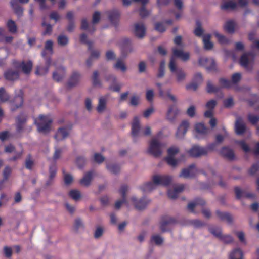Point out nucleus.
<instances>
[{
	"mask_svg": "<svg viewBox=\"0 0 259 259\" xmlns=\"http://www.w3.org/2000/svg\"><path fill=\"white\" fill-rule=\"evenodd\" d=\"M208 151L206 148L195 145L188 151V153L192 157H199L206 155Z\"/></svg>",
	"mask_w": 259,
	"mask_h": 259,
	"instance_id": "12",
	"label": "nucleus"
},
{
	"mask_svg": "<svg viewBox=\"0 0 259 259\" xmlns=\"http://www.w3.org/2000/svg\"><path fill=\"white\" fill-rule=\"evenodd\" d=\"M242 251L238 248L233 249L229 254V259H242Z\"/></svg>",
	"mask_w": 259,
	"mask_h": 259,
	"instance_id": "35",
	"label": "nucleus"
},
{
	"mask_svg": "<svg viewBox=\"0 0 259 259\" xmlns=\"http://www.w3.org/2000/svg\"><path fill=\"white\" fill-rule=\"evenodd\" d=\"M52 118L49 115H40L35 120L37 130L39 133H47L51 130Z\"/></svg>",
	"mask_w": 259,
	"mask_h": 259,
	"instance_id": "2",
	"label": "nucleus"
},
{
	"mask_svg": "<svg viewBox=\"0 0 259 259\" xmlns=\"http://www.w3.org/2000/svg\"><path fill=\"white\" fill-rule=\"evenodd\" d=\"M21 67L24 73L28 74L31 71L32 63L31 61H27L26 62H23L21 64Z\"/></svg>",
	"mask_w": 259,
	"mask_h": 259,
	"instance_id": "39",
	"label": "nucleus"
},
{
	"mask_svg": "<svg viewBox=\"0 0 259 259\" xmlns=\"http://www.w3.org/2000/svg\"><path fill=\"white\" fill-rule=\"evenodd\" d=\"M164 147V144L159 142L157 138L154 137L149 142L147 152L154 157H158L161 156Z\"/></svg>",
	"mask_w": 259,
	"mask_h": 259,
	"instance_id": "3",
	"label": "nucleus"
},
{
	"mask_svg": "<svg viewBox=\"0 0 259 259\" xmlns=\"http://www.w3.org/2000/svg\"><path fill=\"white\" fill-rule=\"evenodd\" d=\"M46 0H35L38 3L41 10H46L50 9V6L46 4Z\"/></svg>",
	"mask_w": 259,
	"mask_h": 259,
	"instance_id": "59",
	"label": "nucleus"
},
{
	"mask_svg": "<svg viewBox=\"0 0 259 259\" xmlns=\"http://www.w3.org/2000/svg\"><path fill=\"white\" fill-rule=\"evenodd\" d=\"M211 35L207 33L202 35V41L204 48L206 50H211L214 46L213 43L211 41Z\"/></svg>",
	"mask_w": 259,
	"mask_h": 259,
	"instance_id": "23",
	"label": "nucleus"
},
{
	"mask_svg": "<svg viewBox=\"0 0 259 259\" xmlns=\"http://www.w3.org/2000/svg\"><path fill=\"white\" fill-rule=\"evenodd\" d=\"M219 82L222 87L230 88L232 86L231 81L228 80L225 78H221L219 80Z\"/></svg>",
	"mask_w": 259,
	"mask_h": 259,
	"instance_id": "63",
	"label": "nucleus"
},
{
	"mask_svg": "<svg viewBox=\"0 0 259 259\" xmlns=\"http://www.w3.org/2000/svg\"><path fill=\"white\" fill-rule=\"evenodd\" d=\"M99 75L98 71H94L92 76V81L94 85L96 87H101L102 84L99 78Z\"/></svg>",
	"mask_w": 259,
	"mask_h": 259,
	"instance_id": "48",
	"label": "nucleus"
},
{
	"mask_svg": "<svg viewBox=\"0 0 259 259\" xmlns=\"http://www.w3.org/2000/svg\"><path fill=\"white\" fill-rule=\"evenodd\" d=\"M106 168L110 172L113 174H117L120 171V166L114 163H107Z\"/></svg>",
	"mask_w": 259,
	"mask_h": 259,
	"instance_id": "36",
	"label": "nucleus"
},
{
	"mask_svg": "<svg viewBox=\"0 0 259 259\" xmlns=\"http://www.w3.org/2000/svg\"><path fill=\"white\" fill-rule=\"evenodd\" d=\"M70 128L68 127H61L58 129L54 138L57 141H61L67 138L70 134Z\"/></svg>",
	"mask_w": 259,
	"mask_h": 259,
	"instance_id": "11",
	"label": "nucleus"
},
{
	"mask_svg": "<svg viewBox=\"0 0 259 259\" xmlns=\"http://www.w3.org/2000/svg\"><path fill=\"white\" fill-rule=\"evenodd\" d=\"M7 27L11 33H15L17 32V26L13 21L9 20L7 23Z\"/></svg>",
	"mask_w": 259,
	"mask_h": 259,
	"instance_id": "49",
	"label": "nucleus"
},
{
	"mask_svg": "<svg viewBox=\"0 0 259 259\" xmlns=\"http://www.w3.org/2000/svg\"><path fill=\"white\" fill-rule=\"evenodd\" d=\"M93 177L94 172L93 171L85 172L82 178L79 180V184L82 187H88L91 185Z\"/></svg>",
	"mask_w": 259,
	"mask_h": 259,
	"instance_id": "14",
	"label": "nucleus"
},
{
	"mask_svg": "<svg viewBox=\"0 0 259 259\" xmlns=\"http://www.w3.org/2000/svg\"><path fill=\"white\" fill-rule=\"evenodd\" d=\"M115 69L120 71L122 72H125L127 70V67L124 62L121 59H117L116 63L113 65Z\"/></svg>",
	"mask_w": 259,
	"mask_h": 259,
	"instance_id": "34",
	"label": "nucleus"
},
{
	"mask_svg": "<svg viewBox=\"0 0 259 259\" xmlns=\"http://www.w3.org/2000/svg\"><path fill=\"white\" fill-rule=\"evenodd\" d=\"M108 98L109 96L107 95L99 98L98 105L96 107V110L99 113H103L107 110Z\"/></svg>",
	"mask_w": 259,
	"mask_h": 259,
	"instance_id": "10",
	"label": "nucleus"
},
{
	"mask_svg": "<svg viewBox=\"0 0 259 259\" xmlns=\"http://www.w3.org/2000/svg\"><path fill=\"white\" fill-rule=\"evenodd\" d=\"M57 42L60 46H65L68 43V38L66 36L61 34L57 37Z\"/></svg>",
	"mask_w": 259,
	"mask_h": 259,
	"instance_id": "47",
	"label": "nucleus"
},
{
	"mask_svg": "<svg viewBox=\"0 0 259 259\" xmlns=\"http://www.w3.org/2000/svg\"><path fill=\"white\" fill-rule=\"evenodd\" d=\"M73 228L76 232L83 230L84 228L83 221L79 218L76 219L74 221Z\"/></svg>",
	"mask_w": 259,
	"mask_h": 259,
	"instance_id": "44",
	"label": "nucleus"
},
{
	"mask_svg": "<svg viewBox=\"0 0 259 259\" xmlns=\"http://www.w3.org/2000/svg\"><path fill=\"white\" fill-rule=\"evenodd\" d=\"M5 75L7 79L13 80L18 78L19 73L14 70H9L5 73Z\"/></svg>",
	"mask_w": 259,
	"mask_h": 259,
	"instance_id": "40",
	"label": "nucleus"
},
{
	"mask_svg": "<svg viewBox=\"0 0 259 259\" xmlns=\"http://www.w3.org/2000/svg\"><path fill=\"white\" fill-rule=\"evenodd\" d=\"M108 17V19L110 22L116 25L119 22L120 17V13L118 10H114L112 11H107L106 13Z\"/></svg>",
	"mask_w": 259,
	"mask_h": 259,
	"instance_id": "20",
	"label": "nucleus"
},
{
	"mask_svg": "<svg viewBox=\"0 0 259 259\" xmlns=\"http://www.w3.org/2000/svg\"><path fill=\"white\" fill-rule=\"evenodd\" d=\"M198 172V170L195 164H191L187 168L183 169L180 177L185 178H192L195 176Z\"/></svg>",
	"mask_w": 259,
	"mask_h": 259,
	"instance_id": "9",
	"label": "nucleus"
},
{
	"mask_svg": "<svg viewBox=\"0 0 259 259\" xmlns=\"http://www.w3.org/2000/svg\"><path fill=\"white\" fill-rule=\"evenodd\" d=\"M235 129L237 134H241L245 131V125L241 117H238L236 118Z\"/></svg>",
	"mask_w": 259,
	"mask_h": 259,
	"instance_id": "25",
	"label": "nucleus"
},
{
	"mask_svg": "<svg viewBox=\"0 0 259 259\" xmlns=\"http://www.w3.org/2000/svg\"><path fill=\"white\" fill-rule=\"evenodd\" d=\"M209 230L211 233H212L217 237L220 238L222 234L221 230L219 228L211 227L209 228Z\"/></svg>",
	"mask_w": 259,
	"mask_h": 259,
	"instance_id": "55",
	"label": "nucleus"
},
{
	"mask_svg": "<svg viewBox=\"0 0 259 259\" xmlns=\"http://www.w3.org/2000/svg\"><path fill=\"white\" fill-rule=\"evenodd\" d=\"M204 204L205 202L203 200L199 199L189 203L188 208L190 211L193 212L194 208H198L200 206L203 205Z\"/></svg>",
	"mask_w": 259,
	"mask_h": 259,
	"instance_id": "37",
	"label": "nucleus"
},
{
	"mask_svg": "<svg viewBox=\"0 0 259 259\" xmlns=\"http://www.w3.org/2000/svg\"><path fill=\"white\" fill-rule=\"evenodd\" d=\"M140 122L139 118L135 116L132 122V135L134 138L138 137L140 135Z\"/></svg>",
	"mask_w": 259,
	"mask_h": 259,
	"instance_id": "16",
	"label": "nucleus"
},
{
	"mask_svg": "<svg viewBox=\"0 0 259 259\" xmlns=\"http://www.w3.org/2000/svg\"><path fill=\"white\" fill-rule=\"evenodd\" d=\"M195 129L198 135L204 136L208 134L209 130L203 123H199L195 125Z\"/></svg>",
	"mask_w": 259,
	"mask_h": 259,
	"instance_id": "29",
	"label": "nucleus"
},
{
	"mask_svg": "<svg viewBox=\"0 0 259 259\" xmlns=\"http://www.w3.org/2000/svg\"><path fill=\"white\" fill-rule=\"evenodd\" d=\"M184 189L185 186L183 184L176 186L172 189L168 191V196L171 199H175L180 193L184 191Z\"/></svg>",
	"mask_w": 259,
	"mask_h": 259,
	"instance_id": "18",
	"label": "nucleus"
},
{
	"mask_svg": "<svg viewBox=\"0 0 259 259\" xmlns=\"http://www.w3.org/2000/svg\"><path fill=\"white\" fill-rule=\"evenodd\" d=\"M89 50L90 51V57L87 60L86 63L88 66H90L92 63V60L94 59H97L100 57V53L97 50L92 49L91 45H90V47H89Z\"/></svg>",
	"mask_w": 259,
	"mask_h": 259,
	"instance_id": "28",
	"label": "nucleus"
},
{
	"mask_svg": "<svg viewBox=\"0 0 259 259\" xmlns=\"http://www.w3.org/2000/svg\"><path fill=\"white\" fill-rule=\"evenodd\" d=\"M219 238L225 243H230L233 241V238L229 235H221Z\"/></svg>",
	"mask_w": 259,
	"mask_h": 259,
	"instance_id": "62",
	"label": "nucleus"
},
{
	"mask_svg": "<svg viewBox=\"0 0 259 259\" xmlns=\"http://www.w3.org/2000/svg\"><path fill=\"white\" fill-rule=\"evenodd\" d=\"M173 72H175L176 81L178 83H182L186 80L187 74L182 69H178L177 67L176 70Z\"/></svg>",
	"mask_w": 259,
	"mask_h": 259,
	"instance_id": "30",
	"label": "nucleus"
},
{
	"mask_svg": "<svg viewBox=\"0 0 259 259\" xmlns=\"http://www.w3.org/2000/svg\"><path fill=\"white\" fill-rule=\"evenodd\" d=\"M241 78V74L239 73H235L232 75L231 83L232 84H236L238 83Z\"/></svg>",
	"mask_w": 259,
	"mask_h": 259,
	"instance_id": "60",
	"label": "nucleus"
},
{
	"mask_svg": "<svg viewBox=\"0 0 259 259\" xmlns=\"http://www.w3.org/2000/svg\"><path fill=\"white\" fill-rule=\"evenodd\" d=\"M254 59V56L252 53H244L240 58V63L242 66L249 70L252 68Z\"/></svg>",
	"mask_w": 259,
	"mask_h": 259,
	"instance_id": "6",
	"label": "nucleus"
},
{
	"mask_svg": "<svg viewBox=\"0 0 259 259\" xmlns=\"http://www.w3.org/2000/svg\"><path fill=\"white\" fill-rule=\"evenodd\" d=\"M156 185V184H155L153 181L148 182L142 186L141 189L145 192H150L155 188Z\"/></svg>",
	"mask_w": 259,
	"mask_h": 259,
	"instance_id": "41",
	"label": "nucleus"
},
{
	"mask_svg": "<svg viewBox=\"0 0 259 259\" xmlns=\"http://www.w3.org/2000/svg\"><path fill=\"white\" fill-rule=\"evenodd\" d=\"M155 29L159 32L162 33L165 31L166 26L163 23H157L155 24Z\"/></svg>",
	"mask_w": 259,
	"mask_h": 259,
	"instance_id": "57",
	"label": "nucleus"
},
{
	"mask_svg": "<svg viewBox=\"0 0 259 259\" xmlns=\"http://www.w3.org/2000/svg\"><path fill=\"white\" fill-rule=\"evenodd\" d=\"M214 36L217 37L218 41L222 44L228 43V40L223 35L220 34L218 32H214Z\"/></svg>",
	"mask_w": 259,
	"mask_h": 259,
	"instance_id": "51",
	"label": "nucleus"
},
{
	"mask_svg": "<svg viewBox=\"0 0 259 259\" xmlns=\"http://www.w3.org/2000/svg\"><path fill=\"white\" fill-rule=\"evenodd\" d=\"M172 55L170 58L169 63V68L171 72L176 70L177 62L175 58H178L184 62L189 60L190 54L189 52L185 51L181 48L175 47L172 49Z\"/></svg>",
	"mask_w": 259,
	"mask_h": 259,
	"instance_id": "1",
	"label": "nucleus"
},
{
	"mask_svg": "<svg viewBox=\"0 0 259 259\" xmlns=\"http://www.w3.org/2000/svg\"><path fill=\"white\" fill-rule=\"evenodd\" d=\"M248 120L252 124H254L259 121V116L253 114L248 115Z\"/></svg>",
	"mask_w": 259,
	"mask_h": 259,
	"instance_id": "56",
	"label": "nucleus"
},
{
	"mask_svg": "<svg viewBox=\"0 0 259 259\" xmlns=\"http://www.w3.org/2000/svg\"><path fill=\"white\" fill-rule=\"evenodd\" d=\"M104 231V228L102 226H99L97 227L95 233L94 237L96 239L100 238L103 234Z\"/></svg>",
	"mask_w": 259,
	"mask_h": 259,
	"instance_id": "53",
	"label": "nucleus"
},
{
	"mask_svg": "<svg viewBox=\"0 0 259 259\" xmlns=\"http://www.w3.org/2000/svg\"><path fill=\"white\" fill-rule=\"evenodd\" d=\"M228 136V133L224 127L223 128V134H218L216 136L215 139L218 143H221L225 137Z\"/></svg>",
	"mask_w": 259,
	"mask_h": 259,
	"instance_id": "54",
	"label": "nucleus"
},
{
	"mask_svg": "<svg viewBox=\"0 0 259 259\" xmlns=\"http://www.w3.org/2000/svg\"><path fill=\"white\" fill-rule=\"evenodd\" d=\"M52 64L56 68L53 73V79L57 82L61 81L66 77V73L65 68L61 65L58 66L55 61L53 62Z\"/></svg>",
	"mask_w": 259,
	"mask_h": 259,
	"instance_id": "5",
	"label": "nucleus"
},
{
	"mask_svg": "<svg viewBox=\"0 0 259 259\" xmlns=\"http://www.w3.org/2000/svg\"><path fill=\"white\" fill-rule=\"evenodd\" d=\"M189 125L190 124L187 121L185 120L182 121L178 128L176 134L177 138L179 139H183L185 137L189 127Z\"/></svg>",
	"mask_w": 259,
	"mask_h": 259,
	"instance_id": "13",
	"label": "nucleus"
},
{
	"mask_svg": "<svg viewBox=\"0 0 259 259\" xmlns=\"http://www.w3.org/2000/svg\"><path fill=\"white\" fill-rule=\"evenodd\" d=\"M84 104H85V108L87 109V110L88 111L91 112L92 111V110L93 109V103H92V101L91 99H90V98L85 99V101H84Z\"/></svg>",
	"mask_w": 259,
	"mask_h": 259,
	"instance_id": "64",
	"label": "nucleus"
},
{
	"mask_svg": "<svg viewBox=\"0 0 259 259\" xmlns=\"http://www.w3.org/2000/svg\"><path fill=\"white\" fill-rule=\"evenodd\" d=\"M23 104V98L21 96H18L16 97L14 101V102L11 105V109L14 110L15 107L16 108H19L22 106Z\"/></svg>",
	"mask_w": 259,
	"mask_h": 259,
	"instance_id": "45",
	"label": "nucleus"
},
{
	"mask_svg": "<svg viewBox=\"0 0 259 259\" xmlns=\"http://www.w3.org/2000/svg\"><path fill=\"white\" fill-rule=\"evenodd\" d=\"M9 99V95L6 93L4 88H0V101L5 102Z\"/></svg>",
	"mask_w": 259,
	"mask_h": 259,
	"instance_id": "52",
	"label": "nucleus"
},
{
	"mask_svg": "<svg viewBox=\"0 0 259 259\" xmlns=\"http://www.w3.org/2000/svg\"><path fill=\"white\" fill-rule=\"evenodd\" d=\"M179 152V148L176 146H171L167 149V156L165 160L167 164L171 167L177 166L179 163V160L174 158V156Z\"/></svg>",
	"mask_w": 259,
	"mask_h": 259,
	"instance_id": "4",
	"label": "nucleus"
},
{
	"mask_svg": "<svg viewBox=\"0 0 259 259\" xmlns=\"http://www.w3.org/2000/svg\"><path fill=\"white\" fill-rule=\"evenodd\" d=\"M236 7L235 0H226L222 3L221 8L223 10L228 11L234 9Z\"/></svg>",
	"mask_w": 259,
	"mask_h": 259,
	"instance_id": "31",
	"label": "nucleus"
},
{
	"mask_svg": "<svg viewBox=\"0 0 259 259\" xmlns=\"http://www.w3.org/2000/svg\"><path fill=\"white\" fill-rule=\"evenodd\" d=\"M46 64V67L38 68L36 71V74L41 75L46 74L48 72L49 66L51 64V62L50 59H48L47 60Z\"/></svg>",
	"mask_w": 259,
	"mask_h": 259,
	"instance_id": "46",
	"label": "nucleus"
},
{
	"mask_svg": "<svg viewBox=\"0 0 259 259\" xmlns=\"http://www.w3.org/2000/svg\"><path fill=\"white\" fill-rule=\"evenodd\" d=\"M73 177L69 174H65L64 175V181L66 185H70L73 182Z\"/></svg>",
	"mask_w": 259,
	"mask_h": 259,
	"instance_id": "61",
	"label": "nucleus"
},
{
	"mask_svg": "<svg viewBox=\"0 0 259 259\" xmlns=\"http://www.w3.org/2000/svg\"><path fill=\"white\" fill-rule=\"evenodd\" d=\"M172 180V177L168 175H155L152 177V181L156 185H167Z\"/></svg>",
	"mask_w": 259,
	"mask_h": 259,
	"instance_id": "7",
	"label": "nucleus"
},
{
	"mask_svg": "<svg viewBox=\"0 0 259 259\" xmlns=\"http://www.w3.org/2000/svg\"><path fill=\"white\" fill-rule=\"evenodd\" d=\"M151 242L156 245H161L163 242V238L159 235L153 234L151 237Z\"/></svg>",
	"mask_w": 259,
	"mask_h": 259,
	"instance_id": "38",
	"label": "nucleus"
},
{
	"mask_svg": "<svg viewBox=\"0 0 259 259\" xmlns=\"http://www.w3.org/2000/svg\"><path fill=\"white\" fill-rule=\"evenodd\" d=\"M134 32L138 38H142L145 34V27L142 23H137L134 25Z\"/></svg>",
	"mask_w": 259,
	"mask_h": 259,
	"instance_id": "21",
	"label": "nucleus"
},
{
	"mask_svg": "<svg viewBox=\"0 0 259 259\" xmlns=\"http://www.w3.org/2000/svg\"><path fill=\"white\" fill-rule=\"evenodd\" d=\"M80 77V74L78 72H73L68 82V85L70 87L76 85L78 83Z\"/></svg>",
	"mask_w": 259,
	"mask_h": 259,
	"instance_id": "27",
	"label": "nucleus"
},
{
	"mask_svg": "<svg viewBox=\"0 0 259 259\" xmlns=\"http://www.w3.org/2000/svg\"><path fill=\"white\" fill-rule=\"evenodd\" d=\"M220 153L228 160H232L235 158L233 150L228 147H225L222 148L220 151Z\"/></svg>",
	"mask_w": 259,
	"mask_h": 259,
	"instance_id": "24",
	"label": "nucleus"
},
{
	"mask_svg": "<svg viewBox=\"0 0 259 259\" xmlns=\"http://www.w3.org/2000/svg\"><path fill=\"white\" fill-rule=\"evenodd\" d=\"M217 216L223 220L226 221L228 222H231L232 221V217L227 213L222 212L220 211L217 210L216 211Z\"/></svg>",
	"mask_w": 259,
	"mask_h": 259,
	"instance_id": "43",
	"label": "nucleus"
},
{
	"mask_svg": "<svg viewBox=\"0 0 259 259\" xmlns=\"http://www.w3.org/2000/svg\"><path fill=\"white\" fill-rule=\"evenodd\" d=\"M28 1L29 0H12L11 4L15 12L18 15H21L23 13V9L19 5V3L25 4L27 3Z\"/></svg>",
	"mask_w": 259,
	"mask_h": 259,
	"instance_id": "22",
	"label": "nucleus"
},
{
	"mask_svg": "<svg viewBox=\"0 0 259 259\" xmlns=\"http://www.w3.org/2000/svg\"><path fill=\"white\" fill-rule=\"evenodd\" d=\"M235 24L233 21L229 20L227 21L224 25L225 31L228 33H233L234 31Z\"/></svg>",
	"mask_w": 259,
	"mask_h": 259,
	"instance_id": "42",
	"label": "nucleus"
},
{
	"mask_svg": "<svg viewBox=\"0 0 259 259\" xmlns=\"http://www.w3.org/2000/svg\"><path fill=\"white\" fill-rule=\"evenodd\" d=\"M53 42L51 40H48L45 44L44 49L41 53L42 56L45 57L48 55L53 54Z\"/></svg>",
	"mask_w": 259,
	"mask_h": 259,
	"instance_id": "26",
	"label": "nucleus"
},
{
	"mask_svg": "<svg viewBox=\"0 0 259 259\" xmlns=\"http://www.w3.org/2000/svg\"><path fill=\"white\" fill-rule=\"evenodd\" d=\"M128 190V187L126 185H123L122 186L120 189V192L121 194L123 196V199L122 200L117 201L115 204V207L116 208L119 209L121 205L123 204L124 203H125V199L124 198V196L125 195L126 192Z\"/></svg>",
	"mask_w": 259,
	"mask_h": 259,
	"instance_id": "32",
	"label": "nucleus"
},
{
	"mask_svg": "<svg viewBox=\"0 0 259 259\" xmlns=\"http://www.w3.org/2000/svg\"><path fill=\"white\" fill-rule=\"evenodd\" d=\"M219 90V88L214 86L210 81L207 83L206 91L208 93H215Z\"/></svg>",
	"mask_w": 259,
	"mask_h": 259,
	"instance_id": "50",
	"label": "nucleus"
},
{
	"mask_svg": "<svg viewBox=\"0 0 259 259\" xmlns=\"http://www.w3.org/2000/svg\"><path fill=\"white\" fill-rule=\"evenodd\" d=\"M199 64L204 66L209 71H213L215 69L216 64L213 58L207 57H201L199 59Z\"/></svg>",
	"mask_w": 259,
	"mask_h": 259,
	"instance_id": "8",
	"label": "nucleus"
},
{
	"mask_svg": "<svg viewBox=\"0 0 259 259\" xmlns=\"http://www.w3.org/2000/svg\"><path fill=\"white\" fill-rule=\"evenodd\" d=\"M140 98L138 96H133L131 98L130 105L133 106H137L140 103Z\"/></svg>",
	"mask_w": 259,
	"mask_h": 259,
	"instance_id": "58",
	"label": "nucleus"
},
{
	"mask_svg": "<svg viewBox=\"0 0 259 259\" xmlns=\"http://www.w3.org/2000/svg\"><path fill=\"white\" fill-rule=\"evenodd\" d=\"M131 200L135 208L138 210L144 209L150 202L149 200L145 198L138 200L135 196H133Z\"/></svg>",
	"mask_w": 259,
	"mask_h": 259,
	"instance_id": "15",
	"label": "nucleus"
},
{
	"mask_svg": "<svg viewBox=\"0 0 259 259\" xmlns=\"http://www.w3.org/2000/svg\"><path fill=\"white\" fill-rule=\"evenodd\" d=\"M180 111L176 105L170 106L168 109L166 118L169 121H174L180 114Z\"/></svg>",
	"mask_w": 259,
	"mask_h": 259,
	"instance_id": "17",
	"label": "nucleus"
},
{
	"mask_svg": "<svg viewBox=\"0 0 259 259\" xmlns=\"http://www.w3.org/2000/svg\"><path fill=\"white\" fill-rule=\"evenodd\" d=\"M217 102L214 99H211L208 101L206 104V108L207 111L204 113V116L206 117H211L213 115V110L216 106Z\"/></svg>",
	"mask_w": 259,
	"mask_h": 259,
	"instance_id": "19",
	"label": "nucleus"
},
{
	"mask_svg": "<svg viewBox=\"0 0 259 259\" xmlns=\"http://www.w3.org/2000/svg\"><path fill=\"white\" fill-rule=\"evenodd\" d=\"M68 196L76 202L79 201L82 198L81 192L77 189L70 190L68 192Z\"/></svg>",
	"mask_w": 259,
	"mask_h": 259,
	"instance_id": "33",
	"label": "nucleus"
}]
</instances>
